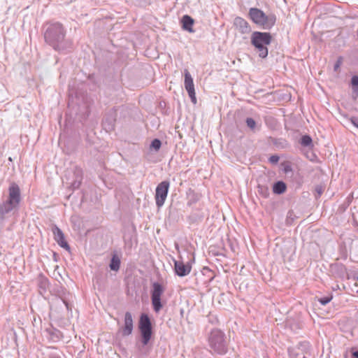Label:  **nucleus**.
Returning a JSON list of instances; mask_svg holds the SVG:
<instances>
[{
  "label": "nucleus",
  "mask_w": 358,
  "mask_h": 358,
  "mask_svg": "<svg viewBox=\"0 0 358 358\" xmlns=\"http://www.w3.org/2000/svg\"><path fill=\"white\" fill-rule=\"evenodd\" d=\"M115 118L113 117V115H109L106 117H105L103 120V124L106 130H112L114 127V123H115Z\"/></svg>",
  "instance_id": "19"
},
{
  "label": "nucleus",
  "mask_w": 358,
  "mask_h": 358,
  "mask_svg": "<svg viewBox=\"0 0 358 358\" xmlns=\"http://www.w3.org/2000/svg\"><path fill=\"white\" fill-rule=\"evenodd\" d=\"M233 24L236 29L241 34H248L252 31L250 24L241 17H236Z\"/></svg>",
  "instance_id": "12"
},
{
  "label": "nucleus",
  "mask_w": 358,
  "mask_h": 358,
  "mask_svg": "<svg viewBox=\"0 0 358 358\" xmlns=\"http://www.w3.org/2000/svg\"><path fill=\"white\" fill-rule=\"evenodd\" d=\"M208 344L214 353L223 355L227 352L228 342L225 334L218 329H213L208 336Z\"/></svg>",
  "instance_id": "5"
},
{
  "label": "nucleus",
  "mask_w": 358,
  "mask_h": 358,
  "mask_svg": "<svg viewBox=\"0 0 358 358\" xmlns=\"http://www.w3.org/2000/svg\"><path fill=\"white\" fill-rule=\"evenodd\" d=\"M340 66V62L338 61L335 64H334V70L336 71L338 68H339Z\"/></svg>",
  "instance_id": "33"
},
{
  "label": "nucleus",
  "mask_w": 358,
  "mask_h": 358,
  "mask_svg": "<svg viewBox=\"0 0 358 358\" xmlns=\"http://www.w3.org/2000/svg\"><path fill=\"white\" fill-rule=\"evenodd\" d=\"M52 231L54 235V239L57 244L66 250H70V246L65 241L64 234L62 231L57 226L54 225L52 228Z\"/></svg>",
  "instance_id": "13"
},
{
  "label": "nucleus",
  "mask_w": 358,
  "mask_h": 358,
  "mask_svg": "<svg viewBox=\"0 0 358 358\" xmlns=\"http://www.w3.org/2000/svg\"><path fill=\"white\" fill-rule=\"evenodd\" d=\"M332 269H337L340 272V275H343L345 273V268L343 264H336L332 266Z\"/></svg>",
  "instance_id": "28"
},
{
  "label": "nucleus",
  "mask_w": 358,
  "mask_h": 358,
  "mask_svg": "<svg viewBox=\"0 0 358 358\" xmlns=\"http://www.w3.org/2000/svg\"><path fill=\"white\" fill-rule=\"evenodd\" d=\"M164 291V287L159 282H155L152 283L151 289V301L153 310L156 313H159L163 307L161 301V296Z\"/></svg>",
  "instance_id": "7"
},
{
  "label": "nucleus",
  "mask_w": 358,
  "mask_h": 358,
  "mask_svg": "<svg viewBox=\"0 0 358 358\" xmlns=\"http://www.w3.org/2000/svg\"><path fill=\"white\" fill-rule=\"evenodd\" d=\"M331 299H332V295L330 294L329 296L321 297V298L318 299V301L322 305L324 306V305H327V303H329Z\"/></svg>",
  "instance_id": "26"
},
{
  "label": "nucleus",
  "mask_w": 358,
  "mask_h": 358,
  "mask_svg": "<svg viewBox=\"0 0 358 358\" xmlns=\"http://www.w3.org/2000/svg\"><path fill=\"white\" fill-rule=\"evenodd\" d=\"M315 191L317 193L318 196H320L323 192V188L322 186H317L315 187Z\"/></svg>",
  "instance_id": "30"
},
{
  "label": "nucleus",
  "mask_w": 358,
  "mask_h": 358,
  "mask_svg": "<svg viewBox=\"0 0 358 358\" xmlns=\"http://www.w3.org/2000/svg\"><path fill=\"white\" fill-rule=\"evenodd\" d=\"M162 145V142L158 138H155L152 141L150 144V148L154 149L155 151H158Z\"/></svg>",
  "instance_id": "25"
},
{
  "label": "nucleus",
  "mask_w": 358,
  "mask_h": 358,
  "mask_svg": "<svg viewBox=\"0 0 358 358\" xmlns=\"http://www.w3.org/2000/svg\"><path fill=\"white\" fill-rule=\"evenodd\" d=\"M258 192L260 195H262L264 198L268 197L270 193H269V189L267 186L258 185Z\"/></svg>",
  "instance_id": "22"
},
{
  "label": "nucleus",
  "mask_w": 358,
  "mask_h": 358,
  "mask_svg": "<svg viewBox=\"0 0 358 358\" xmlns=\"http://www.w3.org/2000/svg\"><path fill=\"white\" fill-rule=\"evenodd\" d=\"M351 122L356 127L358 128V118L357 117H352L351 119Z\"/></svg>",
  "instance_id": "31"
},
{
  "label": "nucleus",
  "mask_w": 358,
  "mask_h": 358,
  "mask_svg": "<svg viewBox=\"0 0 358 358\" xmlns=\"http://www.w3.org/2000/svg\"><path fill=\"white\" fill-rule=\"evenodd\" d=\"M46 44L59 53L66 54L73 50V42L66 38V30L59 22H46L43 27Z\"/></svg>",
  "instance_id": "1"
},
{
  "label": "nucleus",
  "mask_w": 358,
  "mask_h": 358,
  "mask_svg": "<svg viewBox=\"0 0 358 358\" xmlns=\"http://www.w3.org/2000/svg\"><path fill=\"white\" fill-rule=\"evenodd\" d=\"M138 329L141 336V343L143 346L139 348L145 358L149 354V350L145 346L147 345L152 337V326L151 320L146 313H142L140 316L138 321Z\"/></svg>",
  "instance_id": "2"
},
{
  "label": "nucleus",
  "mask_w": 358,
  "mask_h": 358,
  "mask_svg": "<svg viewBox=\"0 0 358 358\" xmlns=\"http://www.w3.org/2000/svg\"><path fill=\"white\" fill-rule=\"evenodd\" d=\"M271 41L272 36L269 32L256 31L251 35V44L257 50L259 57L263 59L268 56L267 45L271 44Z\"/></svg>",
  "instance_id": "4"
},
{
  "label": "nucleus",
  "mask_w": 358,
  "mask_h": 358,
  "mask_svg": "<svg viewBox=\"0 0 358 358\" xmlns=\"http://www.w3.org/2000/svg\"><path fill=\"white\" fill-rule=\"evenodd\" d=\"M174 271L179 277H184L189 274L192 270V266L189 262L185 264L180 260H173Z\"/></svg>",
  "instance_id": "11"
},
{
  "label": "nucleus",
  "mask_w": 358,
  "mask_h": 358,
  "mask_svg": "<svg viewBox=\"0 0 358 358\" xmlns=\"http://www.w3.org/2000/svg\"><path fill=\"white\" fill-rule=\"evenodd\" d=\"M245 122H246V124L247 126L251 129H254L256 127V122L255 121L254 119H252V117H248L245 120Z\"/></svg>",
  "instance_id": "27"
},
{
  "label": "nucleus",
  "mask_w": 358,
  "mask_h": 358,
  "mask_svg": "<svg viewBox=\"0 0 358 358\" xmlns=\"http://www.w3.org/2000/svg\"><path fill=\"white\" fill-rule=\"evenodd\" d=\"M351 84L352 85V92L358 95V76H353L351 79Z\"/></svg>",
  "instance_id": "24"
},
{
  "label": "nucleus",
  "mask_w": 358,
  "mask_h": 358,
  "mask_svg": "<svg viewBox=\"0 0 358 358\" xmlns=\"http://www.w3.org/2000/svg\"><path fill=\"white\" fill-rule=\"evenodd\" d=\"M52 358H59V357H52Z\"/></svg>",
  "instance_id": "35"
},
{
  "label": "nucleus",
  "mask_w": 358,
  "mask_h": 358,
  "mask_svg": "<svg viewBox=\"0 0 358 358\" xmlns=\"http://www.w3.org/2000/svg\"><path fill=\"white\" fill-rule=\"evenodd\" d=\"M57 296L65 305L66 309L71 310V306L69 303V296H71V294L64 287H61L58 290Z\"/></svg>",
  "instance_id": "16"
},
{
  "label": "nucleus",
  "mask_w": 358,
  "mask_h": 358,
  "mask_svg": "<svg viewBox=\"0 0 358 358\" xmlns=\"http://www.w3.org/2000/svg\"><path fill=\"white\" fill-rule=\"evenodd\" d=\"M273 144L278 148L284 149L286 148L288 145V143L286 140L282 138L275 139L273 141Z\"/></svg>",
  "instance_id": "23"
},
{
  "label": "nucleus",
  "mask_w": 358,
  "mask_h": 358,
  "mask_svg": "<svg viewBox=\"0 0 358 358\" xmlns=\"http://www.w3.org/2000/svg\"><path fill=\"white\" fill-rule=\"evenodd\" d=\"M83 172L81 168L76 166L73 169L74 180L71 182V187L77 189L80 187L83 180Z\"/></svg>",
  "instance_id": "14"
},
{
  "label": "nucleus",
  "mask_w": 358,
  "mask_h": 358,
  "mask_svg": "<svg viewBox=\"0 0 358 358\" xmlns=\"http://www.w3.org/2000/svg\"><path fill=\"white\" fill-rule=\"evenodd\" d=\"M169 186L170 182L168 180H164L157 186L155 199L158 208L162 207L164 204L169 193Z\"/></svg>",
  "instance_id": "8"
},
{
  "label": "nucleus",
  "mask_w": 358,
  "mask_h": 358,
  "mask_svg": "<svg viewBox=\"0 0 358 358\" xmlns=\"http://www.w3.org/2000/svg\"><path fill=\"white\" fill-rule=\"evenodd\" d=\"M287 189L286 184L282 181H277L273 185V192L275 194H281Z\"/></svg>",
  "instance_id": "18"
},
{
  "label": "nucleus",
  "mask_w": 358,
  "mask_h": 358,
  "mask_svg": "<svg viewBox=\"0 0 358 358\" xmlns=\"http://www.w3.org/2000/svg\"><path fill=\"white\" fill-rule=\"evenodd\" d=\"M357 281H358V276H357Z\"/></svg>",
  "instance_id": "36"
},
{
  "label": "nucleus",
  "mask_w": 358,
  "mask_h": 358,
  "mask_svg": "<svg viewBox=\"0 0 358 358\" xmlns=\"http://www.w3.org/2000/svg\"><path fill=\"white\" fill-rule=\"evenodd\" d=\"M180 24L183 30L188 31L189 33H194L195 31L193 29L194 24V20L188 15H185L180 20Z\"/></svg>",
  "instance_id": "15"
},
{
  "label": "nucleus",
  "mask_w": 358,
  "mask_h": 358,
  "mask_svg": "<svg viewBox=\"0 0 358 358\" xmlns=\"http://www.w3.org/2000/svg\"><path fill=\"white\" fill-rule=\"evenodd\" d=\"M134 330V320L130 312H126L124 317V324L120 328L119 331L122 336L131 335Z\"/></svg>",
  "instance_id": "9"
},
{
  "label": "nucleus",
  "mask_w": 358,
  "mask_h": 358,
  "mask_svg": "<svg viewBox=\"0 0 358 358\" xmlns=\"http://www.w3.org/2000/svg\"><path fill=\"white\" fill-rule=\"evenodd\" d=\"M185 88L187 90L188 95L192 101V102L194 104L196 103V93L194 90V85L193 79L192 78V76L190 73L188 71V70H185Z\"/></svg>",
  "instance_id": "10"
},
{
  "label": "nucleus",
  "mask_w": 358,
  "mask_h": 358,
  "mask_svg": "<svg viewBox=\"0 0 358 358\" xmlns=\"http://www.w3.org/2000/svg\"><path fill=\"white\" fill-rule=\"evenodd\" d=\"M352 358H358V350L352 352Z\"/></svg>",
  "instance_id": "32"
},
{
  "label": "nucleus",
  "mask_w": 358,
  "mask_h": 358,
  "mask_svg": "<svg viewBox=\"0 0 358 358\" xmlns=\"http://www.w3.org/2000/svg\"><path fill=\"white\" fill-rule=\"evenodd\" d=\"M289 170H291V169L289 166L285 167V172H287Z\"/></svg>",
  "instance_id": "34"
},
{
  "label": "nucleus",
  "mask_w": 358,
  "mask_h": 358,
  "mask_svg": "<svg viewBox=\"0 0 358 358\" xmlns=\"http://www.w3.org/2000/svg\"><path fill=\"white\" fill-rule=\"evenodd\" d=\"M8 192V199L1 205V215L8 213L16 208L20 201V190L17 184L11 183Z\"/></svg>",
  "instance_id": "6"
},
{
  "label": "nucleus",
  "mask_w": 358,
  "mask_h": 358,
  "mask_svg": "<svg viewBox=\"0 0 358 358\" xmlns=\"http://www.w3.org/2000/svg\"><path fill=\"white\" fill-rule=\"evenodd\" d=\"M279 159H280V157L278 155H271L269 157L268 161L270 163L275 164L278 162Z\"/></svg>",
  "instance_id": "29"
},
{
  "label": "nucleus",
  "mask_w": 358,
  "mask_h": 358,
  "mask_svg": "<svg viewBox=\"0 0 358 358\" xmlns=\"http://www.w3.org/2000/svg\"><path fill=\"white\" fill-rule=\"evenodd\" d=\"M109 266L112 271H118L120 268V258L116 255H113L110 259Z\"/></svg>",
  "instance_id": "20"
},
{
  "label": "nucleus",
  "mask_w": 358,
  "mask_h": 358,
  "mask_svg": "<svg viewBox=\"0 0 358 358\" xmlns=\"http://www.w3.org/2000/svg\"><path fill=\"white\" fill-rule=\"evenodd\" d=\"M301 145L305 147H310L313 146V140L311 137L308 135H304L301 137L300 141Z\"/></svg>",
  "instance_id": "21"
},
{
  "label": "nucleus",
  "mask_w": 358,
  "mask_h": 358,
  "mask_svg": "<svg viewBox=\"0 0 358 358\" xmlns=\"http://www.w3.org/2000/svg\"><path fill=\"white\" fill-rule=\"evenodd\" d=\"M37 281L40 294H43L45 293L50 286V282L48 278L44 276L43 274H40L38 277Z\"/></svg>",
  "instance_id": "17"
},
{
  "label": "nucleus",
  "mask_w": 358,
  "mask_h": 358,
  "mask_svg": "<svg viewBox=\"0 0 358 358\" xmlns=\"http://www.w3.org/2000/svg\"><path fill=\"white\" fill-rule=\"evenodd\" d=\"M248 17L253 23L266 30H270L276 22L275 14L266 15L263 10L257 8H250L249 9Z\"/></svg>",
  "instance_id": "3"
}]
</instances>
